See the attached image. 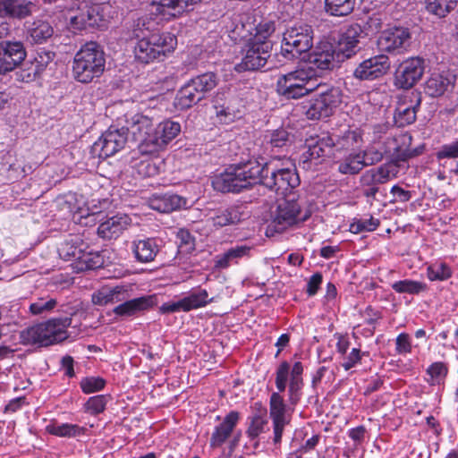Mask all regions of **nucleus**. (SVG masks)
Returning <instances> with one entry per match:
<instances>
[{
	"label": "nucleus",
	"mask_w": 458,
	"mask_h": 458,
	"mask_svg": "<svg viewBox=\"0 0 458 458\" xmlns=\"http://www.w3.org/2000/svg\"><path fill=\"white\" fill-rule=\"evenodd\" d=\"M93 20L91 5L84 4L83 6H80L77 13L70 17V23L72 29L82 30L95 27Z\"/></svg>",
	"instance_id": "nucleus-40"
},
{
	"label": "nucleus",
	"mask_w": 458,
	"mask_h": 458,
	"mask_svg": "<svg viewBox=\"0 0 458 458\" xmlns=\"http://www.w3.org/2000/svg\"><path fill=\"white\" fill-rule=\"evenodd\" d=\"M46 431L60 437H73L84 433V428L70 423H50L46 427Z\"/></svg>",
	"instance_id": "nucleus-47"
},
{
	"label": "nucleus",
	"mask_w": 458,
	"mask_h": 458,
	"mask_svg": "<svg viewBox=\"0 0 458 458\" xmlns=\"http://www.w3.org/2000/svg\"><path fill=\"white\" fill-rule=\"evenodd\" d=\"M180 131L181 125L177 122L166 120L160 123L154 127L152 136L147 140V142L150 144V147L148 148V154H155L163 149Z\"/></svg>",
	"instance_id": "nucleus-19"
},
{
	"label": "nucleus",
	"mask_w": 458,
	"mask_h": 458,
	"mask_svg": "<svg viewBox=\"0 0 458 458\" xmlns=\"http://www.w3.org/2000/svg\"><path fill=\"white\" fill-rule=\"evenodd\" d=\"M399 173V165L396 162H387L377 167L366 170L360 177V186L378 187L393 178Z\"/></svg>",
	"instance_id": "nucleus-21"
},
{
	"label": "nucleus",
	"mask_w": 458,
	"mask_h": 458,
	"mask_svg": "<svg viewBox=\"0 0 458 458\" xmlns=\"http://www.w3.org/2000/svg\"><path fill=\"white\" fill-rule=\"evenodd\" d=\"M318 83L319 86L316 89L319 90L318 96L311 101L306 111L308 118L312 120L329 117L342 102V91L339 88Z\"/></svg>",
	"instance_id": "nucleus-11"
},
{
	"label": "nucleus",
	"mask_w": 458,
	"mask_h": 458,
	"mask_svg": "<svg viewBox=\"0 0 458 458\" xmlns=\"http://www.w3.org/2000/svg\"><path fill=\"white\" fill-rule=\"evenodd\" d=\"M188 206V199L174 193L154 195L149 199V207L160 213H171Z\"/></svg>",
	"instance_id": "nucleus-28"
},
{
	"label": "nucleus",
	"mask_w": 458,
	"mask_h": 458,
	"mask_svg": "<svg viewBox=\"0 0 458 458\" xmlns=\"http://www.w3.org/2000/svg\"><path fill=\"white\" fill-rule=\"evenodd\" d=\"M268 162L261 164L250 160L245 164L232 165L216 176L213 186L222 192H240L252 184H264L265 169Z\"/></svg>",
	"instance_id": "nucleus-2"
},
{
	"label": "nucleus",
	"mask_w": 458,
	"mask_h": 458,
	"mask_svg": "<svg viewBox=\"0 0 458 458\" xmlns=\"http://www.w3.org/2000/svg\"><path fill=\"white\" fill-rule=\"evenodd\" d=\"M427 274L430 281H445L452 276V271L445 263H436L429 266Z\"/></svg>",
	"instance_id": "nucleus-54"
},
{
	"label": "nucleus",
	"mask_w": 458,
	"mask_h": 458,
	"mask_svg": "<svg viewBox=\"0 0 458 458\" xmlns=\"http://www.w3.org/2000/svg\"><path fill=\"white\" fill-rule=\"evenodd\" d=\"M366 166L361 153L352 152L338 164V172L342 174H356Z\"/></svg>",
	"instance_id": "nucleus-39"
},
{
	"label": "nucleus",
	"mask_w": 458,
	"mask_h": 458,
	"mask_svg": "<svg viewBox=\"0 0 458 458\" xmlns=\"http://www.w3.org/2000/svg\"><path fill=\"white\" fill-rule=\"evenodd\" d=\"M131 250L137 262H152L159 252L157 240L154 237L136 239L131 242Z\"/></svg>",
	"instance_id": "nucleus-26"
},
{
	"label": "nucleus",
	"mask_w": 458,
	"mask_h": 458,
	"mask_svg": "<svg viewBox=\"0 0 458 458\" xmlns=\"http://www.w3.org/2000/svg\"><path fill=\"white\" fill-rule=\"evenodd\" d=\"M201 0H155L154 3H157L161 8H168L173 10V13H169V15L176 16V13H181L190 4H195Z\"/></svg>",
	"instance_id": "nucleus-53"
},
{
	"label": "nucleus",
	"mask_w": 458,
	"mask_h": 458,
	"mask_svg": "<svg viewBox=\"0 0 458 458\" xmlns=\"http://www.w3.org/2000/svg\"><path fill=\"white\" fill-rule=\"evenodd\" d=\"M26 55V49L21 41H0V75L14 71L25 60Z\"/></svg>",
	"instance_id": "nucleus-17"
},
{
	"label": "nucleus",
	"mask_w": 458,
	"mask_h": 458,
	"mask_svg": "<svg viewBox=\"0 0 458 458\" xmlns=\"http://www.w3.org/2000/svg\"><path fill=\"white\" fill-rule=\"evenodd\" d=\"M189 81L205 99L207 95L217 86L219 78L215 72H208L197 75Z\"/></svg>",
	"instance_id": "nucleus-38"
},
{
	"label": "nucleus",
	"mask_w": 458,
	"mask_h": 458,
	"mask_svg": "<svg viewBox=\"0 0 458 458\" xmlns=\"http://www.w3.org/2000/svg\"><path fill=\"white\" fill-rule=\"evenodd\" d=\"M383 16L384 15L380 13H373L364 19H360L359 21L355 23L360 25L364 37L371 36L377 33L382 29Z\"/></svg>",
	"instance_id": "nucleus-48"
},
{
	"label": "nucleus",
	"mask_w": 458,
	"mask_h": 458,
	"mask_svg": "<svg viewBox=\"0 0 458 458\" xmlns=\"http://www.w3.org/2000/svg\"><path fill=\"white\" fill-rule=\"evenodd\" d=\"M267 424L266 416L255 414L250 419V424L246 430L248 437L253 441V447L257 448L259 445V436L265 431Z\"/></svg>",
	"instance_id": "nucleus-49"
},
{
	"label": "nucleus",
	"mask_w": 458,
	"mask_h": 458,
	"mask_svg": "<svg viewBox=\"0 0 458 458\" xmlns=\"http://www.w3.org/2000/svg\"><path fill=\"white\" fill-rule=\"evenodd\" d=\"M335 57V47L327 41H322L308 55V63L321 71L332 70Z\"/></svg>",
	"instance_id": "nucleus-22"
},
{
	"label": "nucleus",
	"mask_w": 458,
	"mask_h": 458,
	"mask_svg": "<svg viewBox=\"0 0 458 458\" xmlns=\"http://www.w3.org/2000/svg\"><path fill=\"white\" fill-rule=\"evenodd\" d=\"M152 305L151 297H140L126 301L116 306L113 312L119 317H131L148 310Z\"/></svg>",
	"instance_id": "nucleus-32"
},
{
	"label": "nucleus",
	"mask_w": 458,
	"mask_h": 458,
	"mask_svg": "<svg viewBox=\"0 0 458 458\" xmlns=\"http://www.w3.org/2000/svg\"><path fill=\"white\" fill-rule=\"evenodd\" d=\"M87 245L84 244L83 250L78 256L77 261L73 262L72 267L76 272L93 270L101 267L104 264V259L98 251H86Z\"/></svg>",
	"instance_id": "nucleus-35"
},
{
	"label": "nucleus",
	"mask_w": 458,
	"mask_h": 458,
	"mask_svg": "<svg viewBox=\"0 0 458 458\" xmlns=\"http://www.w3.org/2000/svg\"><path fill=\"white\" fill-rule=\"evenodd\" d=\"M55 53L46 48H39L36 51L33 59L30 63L41 73L53 61Z\"/></svg>",
	"instance_id": "nucleus-56"
},
{
	"label": "nucleus",
	"mask_w": 458,
	"mask_h": 458,
	"mask_svg": "<svg viewBox=\"0 0 458 458\" xmlns=\"http://www.w3.org/2000/svg\"><path fill=\"white\" fill-rule=\"evenodd\" d=\"M395 344V350L399 354H407L411 352V344L408 334L402 333L398 335Z\"/></svg>",
	"instance_id": "nucleus-63"
},
{
	"label": "nucleus",
	"mask_w": 458,
	"mask_h": 458,
	"mask_svg": "<svg viewBox=\"0 0 458 458\" xmlns=\"http://www.w3.org/2000/svg\"><path fill=\"white\" fill-rule=\"evenodd\" d=\"M457 2L458 0H425V7L429 13L445 18L456 7Z\"/></svg>",
	"instance_id": "nucleus-45"
},
{
	"label": "nucleus",
	"mask_w": 458,
	"mask_h": 458,
	"mask_svg": "<svg viewBox=\"0 0 458 458\" xmlns=\"http://www.w3.org/2000/svg\"><path fill=\"white\" fill-rule=\"evenodd\" d=\"M127 289L125 286L118 285L113 288H102L92 295V302L96 305H106L108 303L119 302L124 299Z\"/></svg>",
	"instance_id": "nucleus-36"
},
{
	"label": "nucleus",
	"mask_w": 458,
	"mask_h": 458,
	"mask_svg": "<svg viewBox=\"0 0 458 458\" xmlns=\"http://www.w3.org/2000/svg\"><path fill=\"white\" fill-rule=\"evenodd\" d=\"M314 30L304 21L288 26L283 34L281 54L286 59H296L313 47Z\"/></svg>",
	"instance_id": "nucleus-8"
},
{
	"label": "nucleus",
	"mask_w": 458,
	"mask_h": 458,
	"mask_svg": "<svg viewBox=\"0 0 458 458\" xmlns=\"http://www.w3.org/2000/svg\"><path fill=\"white\" fill-rule=\"evenodd\" d=\"M411 44V33L405 27H394L386 30L377 39V45L381 51L394 55L407 52Z\"/></svg>",
	"instance_id": "nucleus-15"
},
{
	"label": "nucleus",
	"mask_w": 458,
	"mask_h": 458,
	"mask_svg": "<svg viewBox=\"0 0 458 458\" xmlns=\"http://www.w3.org/2000/svg\"><path fill=\"white\" fill-rule=\"evenodd\" d=\"M130 225V218L126 215L114 216L101 223L98 228V233L105 239L118 237Z\"/></svg>",
	"instance_id": "nucleus-29"
},
{
	"label": "nucleus",
	"mask_w": 458,
	"mask_h": 458,
	"mask_svg": "<svg viewBox=\"0 0 458 458\" xmlns=\"http://www.w3.org/2000/svg\"><path fill=\"white\" fill-rule=\"evenodd\" d=\"M27 34L32 42L42 44L53 36L54 29L47 21L37 19L28 25Z\"/></svg>",
	"instance_id": "nucleus-34"
},
{
	"label": "nucleus",
	"mask_w": 458,
	"mask_h": 458,
	"mask_svg": "<svg viewBox=\"0 0 458 458\" xmlns=\"http://www.w3.org/2000/svg\"><path fill=\"white\" fill-rule=\"evenodd\" d=\"M301 207L293 194H289L277 201L276 209L271 214V221L267 232L281 233L289 226L304 221L307 216H301Z\"/></svg>",
	"instance_id": "nucleus-10"
},
{
	"label": "nucleus",
	"mask_w": 458,
	"mask_h": 458,
	"mask_svg": "<svg viewBox=\"0 0 458 458\" xmlns=\"http://www.w3.org/2000/svg\"><path fill=\"white\" fill-rule=\"evenodd\" d=\"M116 116L117 126H123L126 133H131L136 141H140V150L143 154H148V148L150 144L147 142L149 136H152L154 123L152 118L140 113L125 111L123 104H117L114 106Z\"/></svg>",
	"instance_id": "nucleus-7"
},
{
	"label": "nucleus",
	"mask_w": 458,
	"mask_h": 458,
	"mask_svg": "<svg viewBox=\"0 0 458 458\" xmlns=\"http://www.w3.org/2000/svg\"><path fill=\"white\" fill-rule=\"evenodd\" d=\"M389 68L388 56L377 55L362 61L353 71V76L360 81H373L385 75Z\"/></svg>",
	"instance_id": "nucleus-18"
},
{
	"label": "nucleus",
	"mask_w": 458,
	"mask_h": 458,
	"mask_svg": "<svg viewBox=\"0 0 458 458\" xmlns=\"http://www.w3.org/2000/svg\"><path fill=\"white\" fill-rule=\"evenodd\" d=\"M106 403L107 399L106 395L100 394L92 396L85 404L86 410L92 414H99L105 411Z\"/></svg>",
	"instance_id": "nucleus-60"
},
{
	"label": "nucleus",
	"mask_w": 458,
	"mask_h": 458,
	"mask_svg": "<svg viewBox=\"0 0 458 458\" xmlns=\"http://www.w3.org/2000/svg\"><path fill=\"white\" fill-rule=\"evenodd\" d=\"M249 217V212L242 205H233L219 209L211 217L212 224L216 228L234 225Z\"/></svg>",
	"instance_id": "nucleus-25"
},
{
	"label": "nucleus",
	"mask_w": 458,
	"mask_h": 458,
	"mask_svg": "<svg viewBox=\"0 0 458 458\" xmlns=\"http://www.w3.org/2000/svg\"><path fill=\"white\" fill-rule=\"evenodd\" d=\"M363 142L362 133L360 129H348L341 135L334 137L335 150H354Z\"/></svg>",
	"instance_id": "nucleus-33"
},
{
	"label": "nucleus",
	"mask_w": 458,
	"mask_h": 458,
	"mask_svg": "<svg viewBox=\"0 0 458 458\" xmlns=\"http://www.w3.org/2000/svg\"><path fill=\"white\" fill-rule=\"evenodd\" d=\"M214 108L216 109V116L221 122L229 123L235 117L233 111L229 106L215 104Z\"/></svg>",
	"instance_id": "nucleus-64"
},
{
	"label": "nucleus",
	"mask_w": 458,
	"mask_h": 458,
	"mask_svg": "<svg viewBox=\"0 0 458 458\" xmlns=\"http://www.w3.org/2000/svg\"><path fill=\"white\" fill-rule=\"evenodd\" d=\"M106 383L101 377H86L81 380L80 386L84 394H91L102 390Z\"/></svg>",
	"instance_id": "nucleus-58"
},
{
	"label": "nucleus",
	"mask_w": 458,
	"mask_h": 458,
	"mask_svg": "<svg viewBox=\"0 0 458 458\" xmlns=\"http://www.w3.org/2000/svg\"><path fill=\"white\" fill-rule=\"evenodd\" d=\"M420 100L418 98L415 105L406 106L400 104L394 113V121L396 126L405 127L411 124L416 120V108L420 106Z\"/></svg>",
	"instance_id": "nucleus-41"
},
{
	"label": "nucleus",
	"mask_w": 458,
	"mask_h": 458,
	"mask_svg": "<svg viewBox=\"0 0 458 458\" xmlns=\"http://www.w3.org/2000/svg\"><path fill=\"white\" fill-rule=\"evenodd\" d=\"M437 157L438 159L458 158V140L443 145Z\"/></svg>",
	"instance_id": "nucleus-62"
},
{
	"label": "nucleus",
	"mask_w": 458,
	"mask_h": 458,
	"mask_svg": "<svg viewBox=\"0 0 458 458\" xmlns=\"http://www.w3.org/2000/svg\"><path fill=\"white\" fill-rule=\"evenodd\" d=\"M276 30V23L273 21H262L256 26V33L250 39L254 42H271L270 36Z\"/></svg>",
	"instance_id": "nucleus-51"
},
{
	"label": "nucleus",
	"mask_w": 458,
	"mask_h": 458,
	"mask_svg": "<svg viewBox=\"0 0 458 458\" xmlns=\"http://www.w3.org/2000/svg\"><path fill=\"white\" fill-rule=\"evenodd\" d=\"M364 38L359 24L353 22L347 25L339 39V51L346 58L352 57L360 50L359 44Z\"/></svg>",
	"instance_id": "nucleus-24"
},
{
	"label": "nucleus",
	"mask_w": 458,
	"mask_h": 458,
	"mask_svg": "<svg viewBox=\"0 0 458 458\" xmlns=\"http://www.w3.org/2000/svg\"><path fill=\"white\" fill-rule=\"evenodd\" d=\"M265 138L272 148H283L290 142V133L284 128H278L269 131Z\"/></svg>",
	"instance_id": "nucleus-52"
},
{
	"label": "nucleus",
	"mask_w": 458,
	"mask_h": 458,
	"mask_svg": "<svg viewBox=\"0 0 458 458\" xmlns=\"http://www.w3.org/2000/svg\"><path fill=\"white\" fill-rule=\"evenodd\" d=\"M300 178L295 169L278 168L273 162H268L265 169L264 186L284 197L299 186Z\"/></svg>",
	"instance_id": "nucleus-12"
},
{
	"label": "nucleus",
	"mask_w": 458,
	"mask_h": 458,
	"mask_svg": "<svg viewBox=\"0 0 458 458\" xmlns=\"http://www.w3.org/2000/svg\"><path fill=\"white\" fill-rule=\"evenodd\" d=\"M318 81L312 68L296 69L278 77L276 92L286 99H297L315 91Z\"/></svg>",
	"instance_id": "nucleus-6"
},
{
	"label": "nucleus",
	"mask_w": 458,
	"mask_h": 458,
	"mask_svg": "<svg viewBox=\"0 0 458 458\" xmlns=\"http://www.w3.org/2000/svg\"><path fill=\"white\" fill-rule=\"evenodd\" d=\"M128 135L123 126L111 125L93 144L92 153L99 158L114 156L124 148Z\"/></svg>",
	"instance_id": "nucleus-13"
},
{
	"label": "nucleus",
	"mask_w": 458,
	"mask_h": 458,
	"mask_svg": "<svg viewBox=\"0 0 458 458\" xmlns=\"http://www.w3.org/2000/svg\"><path fill=\"white\" fill-rule=\"evenodd\" d=\"M307 151L304 154L306 160L314 161L318 164L325 157L334 154V137L328 133H322L310 137L306 140Z\"/></svg>",
	"instance_id": "nucleus-20"
},
{
	"label": "nucleus",
	"mask_w": 458,
	"mask_h": 458,
	"mask_svg": "<svg viewBox=\"0 0 458 458\" xmlns=\"http://www.w3.org/2000/svg\"><path fill=\"white\" fill-rule=\"evenodd\" d=\"M176 45L177 39L172 33H153L138 40L133 53L137 61L149 64L173 52Z\"/></svg>",
	"instance_id": "nucleus-9"
},
{
	"label": "nucleus",
	"mask_w": 458,
	"mask_h": 458,
	"mask_svg": "<svg viewBox=\"0 0 458 458\" xmlns=\"http://www.w3.org/2000/svg\"><path fill=\"white\" fill-rule=\"evenodd\" d=\"M356 0H325L326 12L332 16H346L354 10Z\"/></svg>",
	"instance_id": "nucleus-44"
},
{
	"label": "nucleus",
	"mask_w": 458,
	"mask_h": 458,
	"mask_svg": "<svg viewBox=\"0 0 458 458\" xmlns=\"http://www.w3.org/2000/svg\"><path fill=\"white\" fill-rule=\"evenodd\" d=\"M91 13L95 27H105L114 15V7L109 3L92 4Z\"/></svg>",
	"instance_id": "nucleus-46"
},
{
	"label": "nucleus",
	"mask_w": 458,
	"mask_h": 458,
	"mask_svg": "<svg viewBox=\"0 0 458 458\" xmlns=\"http://www.w3.org/2000/svg\"><path fill=\"white\" fill-rule=\"evenodd\" d=\"M203 99L199 91L192 86L191 82L188 81L177 91L174 98V106L180 110H185L197 105Z\"/></svg>",
	"instance_id": "nucleus-31"
},
{
	"label": "nucleus",
	"mask_w": 458,
	"mask_h": 458,
	"mask_svg": "<svg viewBox=\"0 0 458 458\" xmlns=\"http://www.w3.org/2000/svg\"><path fill=\"white\" fill-rule=\"evenodd\" d=\"M303 365L301 361H295L293 367L284 360L282 361L276 370V386L278 392H274L269 399V416L271 420H289L286 414V404L280 393L287 386L289 378L288 395L289 402L296 404L301 396L303 387Z\"/></svg>",
	"instance_id": "nucleus-1"
},
{
	"label": "nucleus",
	"mask_w": 458,
	"mask_h": 458,
	"mask_svg": "<svg viewBox=\"0 0 458 458\" xmlns=\"http://www.w3.org/2000/svg\"><path fill=\"white\" fill-rule=\"evenodd\" d=\"M454 77L449 73H432L425 81V92L433 98L442 96L453 86Z\"/></svg>",
	"instance_id": "nucleus-30"
},
{
	"label": "nucleus",
	"mask_w": 458,
	"mask_h": 458,
	"mask_svg": "<svg viewBox=\"0 0 458 458\" xmlns=\"http://www.w3.org/2000/svg\"><path fill=\"white\" fill-rule=\"evenodd\" d=\"M448 368L441 361L432 363L427 369V374L430 377L431 385L440 384L447 376Z\"/></svg>",
	"instance_id": "nucleus-57"
},
{
	"label": "nucleus",
	"mask_w": 458,
	"mask_h": 458,
	"mask_svg": "<svg viewBox=\"0 0 458 458\" xmlns=\"http://www.w3.org/2000/svg\"><path fill=\"white\" fill-rule=\"evenodd\" d=\"M37 9L29 0H0V17L22 20L30 16Z\"/></svg>",
	"instance_id": "nucleus-23"
},
{
	"label": "nucleus",
	"mask_w": 458,
	"mask_h": 458,
	"mask_svg": "<svg viewBox=\"0 0 458 458\" xmlns=\"http://www.w3.org/2000/svg\"><path fill=\"white\" fill-rule=\"evenodd\" d=\"M411 142V136L410 134H402L398 138H386L383 143L374 142L360 152L366 166H370L381 162L385 155L391 152L388 145H396L393 148L392 152V156L395 159L394 162L406 161L420 154L416 148H410Z\"/></svg>",
	"instance_id": "nucleus-4"
},
{
	"label": "nucleus",
	"mask_w": 458,
	"mask_h": 458,
	"mask_svg": "<svg viewBox=\"0 0 458 458\" xmlns=\"http://www.w3.org/2000/svg\"><path fill=\"white\" fill-rule=\"evenodd\" d=\"M151 24L152 22L147 17L138 18L133 21L131 27V37L138 40L143 38H148L150 34L154 33L150 30Z\"/></svg>",
	"instance_id": "nucleus-55"
},
{
	"label": "nucleus",
	"mask_w": 458,
	"mask_h": 458,
	"mask_svg": "<svg viewBox=\"0 0 458 458\" xmlns=\"http://www.w3.org/2000/svg\"><path fill=\"white\" fill-rule=\"evenodd\" d=\"M40 72L30 62L24 64V67L16 72V80L21 82L33 81Z\"/></svg>",
	"instance_id": "nucleus-61"
},
{
	"label": "nucleus",
	"mask_w": 458,
	"mask_h": 458,
	"mask_svg": "<svg viewBox=\"0 0 458 458\" xmlns=\"http://www.w3.org/2000/svg\"><path fill=\"white\" fill-rule=\"evenodd\" d=\"M391 287L397 293L411 295H418L428 290L427 284L411 279L396 281L391 284Z\"/></svg>",
	"instance_id": "nucleus-43"
},
{
	"label": "nucleus",
	"mask_w": 458,
	"mask_h": 458,
	"mask_svg": "<svg viewBox=\"0 0 458 458\" xmlns=\"http://www.w3.org/2000/svg\"><path fill=\"white\" fill-rule=\"evenodd\" d=\"M57 301L54 298H38L30 305V311L33 315L49 312L55 308Z\"/></svg>",
	"instance_id": "nucleus-59"
},
{
	"label": "nucleus",
	"mask_w": 458,
	"mask_h": 458,
	"mask_svg": "<svg viewBox=\"0 0 458 458\" xmlns=\"http://www.w3.org/2000/svg\"><path fill=\"white\" fill-rule=\"evenodd\" d=\"M106 67V55L101 46L90 41L75 54L72 61L73 78L81 83H90L101 77Z\"/></svg>",
	"instance_id": "nucleus-3"
},
{
	"label": "nucleus",
	"mask_w": 458,
	"mask_h": 458,
	"mask_svg": "<svg viewBox=\"0 0 458 458\" xmlns=\"http://www.w3.org/2000/svg\"><path fill=\"white\" fill-rule=\"evenodd\" d=\"M71 323L72 318L68 317L51 318L22 330L20 338L24 344H38L42 346H48L68 337L67 328Z\"/></svg>",
	"instance_id": "nucleus-5"
},
{
	"label": "nucleus",
	"mask_w": 458,
	"mask_h": 458,
	"mask_svg": "<svg viewBox=\"0 0 458 458\" xmlns=\"http://www.w3.org/2000/svg\"><path fill=\"white\" fill-rule=\"evenodd\" d=\"M84 244L80 236H71L61 243L58 248L60 258L67 261H77L78 256H80L83 250Z\"/></svg>",
	"instance_id": "nucleus-37"
},
{
	"label": "nucleus",
	"mask_w": 458,
	"mask_h": 458,
	"mask_svg": "<svg viewBox=\"0 0 458 458\" xmlns=\"http://www.w3.org/2000/svg\"><path fill=\"white\" fill-rule=\"evenodd\" d=\"M182 299L184 303L185 312L205 307L214 301V298H209L208 293L205 289L192 291Z\"/></svg>",
	"instance_id": "nucleus-42"
},
{
	"label": "nucleus",
	"mask_w": 458,
	"mask_h": 458,
	"mask_svg": "<svg viewBox=\"0 0 458 458\" xmlns=\"http://www.w3.org/2000/svg\"><path fill=\"white\" fill-rule=\"evenodd\" d=\"M238 420L239 413L234 411H230L223 421L215 427L209 441L210 447L218 448L222 446L232 435Z\"/></svg>",
	"instance_id": "nucleus-27"
},
{
	"label": "nucleus",
	"mask_w": 458,
	"mask_h": 458,
	"mask_svg": "<svg viewBox=\"0 0 458 458\" xmlns=\"http://www.w3.org/2000/svg\"><path fill=\"white\" fill-rule=\"evenodd\" d=\"M379 220L372 216L366 217H355L350 224V232L352 233H360L364 232H373L379 226Z\"/></svg>",
	"instance_id": "nucleus-50"
},
{
	"label": "nucleus",
	"mask_w": 458,
	"mask_h": 458,
	"mask_svg": "<svg viewBox=\"0 0 458 458\" xmlns=\"http://www.w3.org/2000/svg\"><path fill=\"white\" fill-rule=\"evenodd\" d=\"M272 47V42H254L249 39L243 49L242 61L236 65V70L243 72L263 68L271 56Z\"/></svg>",
	"instance_id": "nucleus-14"
},
{
	"label": "nucleus",
	"mask_w": 458,
	"mask_h": 458,
	"mask_svg": "<svg viewBox=\"0 0 458 458\" xmlns=\"http://www.w3.org/2000/svg\"><path fill=\"white\" fill-rule=\"evenodd\" d=\"M425 70L423 58L416 56L403 61L394 74V84L401 89L412 88L422 77Z\"/></svg>",
	"instance_id": "nucleus-16"
}]
</instances>
